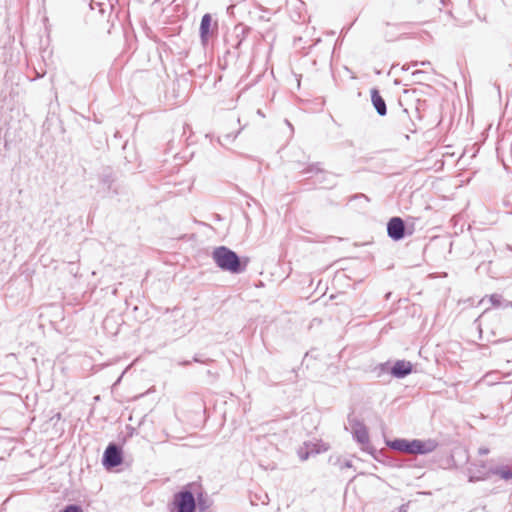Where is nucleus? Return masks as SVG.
<instances>
[{"instance_id": "obj_15", "label": "nucleus", "mask_w": 512, "mask_h": 512, "mask_svg": "<svg viewBox=\"0 0 512 512\" xmlns=\"http://www.w3.org/2000/svg\"><path fill=\"white\" fill-rule=\"evenodd\" d=\"M489 301L493 304V305H499L500 304V296L498 295H492L489 297Z\"/></svg>"}, {"instance_id": "obj_8", "label": "nucleus", "mask_w": 512, "mask_h": 512, "mask_svg": "<svg viewBox=\"0 0 512 512\" xmlns=\"http://www.w3.org/2000/svg\"><path fill=\"white\" fill-rule=\"evenodd\" d=\"M302 446L310 451V455L326 452L329 448L326 443L320 440L305 442Z\"/></svg>"}, {"instance_id": "obj_3", "label": "nucleus", "mask_w": 512, "mask_h": 512, "mask_svg": "<svg viewBox=\"0 0 512 512\" xmlns=\"http://www.w3.org/2000/svg\"><path fill=\"white\" fill-rule=\"evenodd\" d=\"M437 447V442L432 439L420 440L413 439L409 440L408 454H428L433 452Z\"/></svg>"}, {"instance_id": "obj_16", "label": "nucleus", "mask_w": 512, "mask_h": 512, "mask_svg": "<svg viewBox=\"0 0 512 512\" xmlns=\"http://www.w3.org/2000/svg\"><path fill=\"white\" fill-rule=\"evenodd\" d=\"M480 451H481V453H483V454L488 453V450H487V449H481Z\"/></svg>"}, {"instance_id": "obj_6", "label": "nucleus", "mask_w": 512, "mask_h": 512, "mask_svg": "<svg viewBox=\"0 0 512 512\" xmlns=\"http://www.w3.org/2000/svg\"><path fill=\"white\" fill-rule=\"evenodd\" d=\"M121 455L117 447L114 445L108 446L104 453V463L108 467H115L121 463Z\"/></svg>"}, {"instance_id": "obj_2", "label": "nucleus", "mask_w": 512, "mask_h": 512, "mask_svg": "<svg viewBox=\"0 0 512 512\" xmlns=\"http://www.w3.org/2000/svg\"><path fill=\"white\" fill-rule=\"evenodd\" d=\"M174 510L172 512H194L195 499L188 491L177 493L173 500Z\"/></svg>"}, {"instance_id": "obj_4", "label": "nucleus", "mask_w": 512, "mask_h": 512, "mask_svg": "<svg viewBox=\"0 0 512 512\" xmlns=\"http://www.w3.org/2000/svg\"><path fill=\"white\" fill-rule=\"evenodd\" d=\"M217 29V22H213L210 14H205L202 17L200 24V37L202 43L207 44L210 37L214 34Z\"/></svg>"}, {"instance_id": "obj_11", "label": "nucleus", "mask_w": 512, "mask_h": 512, "mask_svg": "<svg viewBox=\"0 0 512 512\" xmlns=\"http://www.w3.org/2000/svg\"><path fill=\"white\" fill-rule=\"evenodd\" d=\"M353 433L358 442L362 444L368 442V432L363 425L357 424L355 427H353Z\"/></svg>"}, {"instance_id": "obj_9", "label": "nucleus", "mask_w": 512, "mask_h": 512, "mask_svg": "<svg viewBox=\"0 0 512 512\" xmlns=\"http://www.w3.org/2000/svg\"><path fill=\"white\" fill-rule=\"evenodd\" d=\"M371 99H372V103H373L375 109L377 110V112L381 116L385 115L386 114V104L377 90L374 89L371 91Z\"/></svg>"}, {"instance_id": "obj_12", "label": "nucleus", "mask_w": 512, "mask_h": 512, "mask_svg": "<svg viewBox=\"0 0 512 512\" xmlns=\"http://www.w3.org/2000/svg\"><path fill=\"white\" fill-rule=\"evenodd\" d=\"M493 473L499 475L502 479L507 480L512 478V470L509 469L508 467L495 469Z\"/></svg>"}, {"instance_id": "obj_5", "label": "nucleus", "mask_w": 512, "mask_h": 512, "mask_svg": "<svg viewBox=\"0 0 512 512\" xmlns=\"http://www.w3.org/2000/svg\"><path fill=\"white\" fill-rule=\"evenodd\" d=\"M404 229V222L399 217H394L388 222L387 232L394 240H400L404 237Z\"/></svg>"}, {"instance_id": "obj_1", "label": "nucleus", "mask_w": 512, "mask_h": 512, "mask_svg": "<svg viewBox=\"0 0 512 512\" xmlns=\"http://www.w3.org/2000/svg\"><path fill=\"white\" fill-rule=\"evenodd\" d=\"M212 257L217 266L222 270L234 274L240 273L244 270V266L241 265L236 253L224 246L216 248L213 251Z\"/></svg>"}, {"instance_id": "obj_10", "label": "nucleus", "mask_w": 512, "mask_h": 512, "mask_svg": "<svg viewBox=\"0 0 512 512\" xmlns=\"http://www.w3.org/2000/svg\"><path fill=\"white\" fill-rule=\"evenodd\" d=\"M387 445L399 452L408 453L409 440L407 439H395L387 441Z\"/></svg>"}, {"instance_id": "obj_7", "label": "nucleus", "mask_w": 512, "mask_h": 512, "mask_svg": "<svg viewBox=\"0 0 512 512\" xmlns=\"http://www.w3.org/2000/svg\"><path fill=\"white\" fill-rule=\"evenodd\" d=\"M412 371V364L408 361H397L392 367L391 374L397 378H403Z\"/></svg>"}, {"instance_id": "obj_13", "label": "nucleus", "mask_w": 512, "mask_h": 512, "mask_svg": "<svg viewBox=\"0 0 512 512\" xmlns=\"http://www.w3.org/2000/svg\"><path fill=\"white\" fill-rule=\"evenodd\" d=\"M298 456L302 461H305L310 456V451L306 450L303 446L298 449Z\"/></svg>"}, {"instance_id": "obj_14", "label": "nucleus", "mask_w": 512, "mask_h": 512, "mask_svg": "<svg viewBox=\"0 0 512 512\" xmlns=\"http://www.w3.org/2000/svg\"><path fill=\"white\" fill-rule=\"evenodd\" d=\"M64 512H82V510L78 506L70 505L66 507Z\"/></svg>"}]
</instances>
